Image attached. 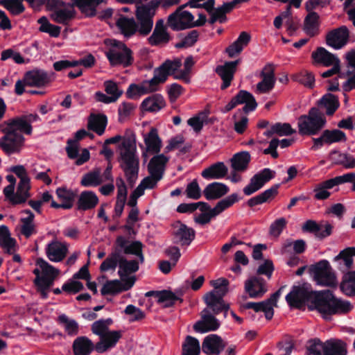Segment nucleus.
<instances>
[{
  "label": "nucleus",
  "mask_w": 355,
  "mask_h": 355,
  "mask_svg": "<svg viewBox=\"0 0 355 355\" xmlns=\"http://www.w3.org/2000/svg\"><path fill=\"white\" fill-rule=\"evenodd\" d=\"M104 43L109 47L105 53L112 67L126 68L132 65L135 60L133 52L124 42L116 39H106Z\"/></svg>",
  "instance_id": "obj_4"
},
{
  "label": "nucleus",
  "mask_w": 355,
  "mask_h": 355,
  "mask_svg": "<svg viewBox=\"0 0 355 355\" xmlns=\"http://www.w3.org/2000/svg\"><path fill=\"white\" fill-rule=\"evenodd\" d=\"M199 32L197 30L190 31L180 42L175 44L176 49L193 46L198 41Z\"/></svg>",
  "instance_id": "obj_62"
},
{
  "label": "nucleus",
  "mask_w": 355,
  "mask_h": 355,
  "mask_svg": "<svg viewBox=\"0 0 355 355\" xmlns=\"http://www.w3.org/2000/svg\"><path fill=\"white\" fill-rule=\"evenodd\" d=\"M214 315L209 308L207 306L205 308L201 313V320L197 321L193 325L194 331L205 334L218 329L220 322Z\"/></svg>",
  "instance_id": "obj_13"
},
{
  "label": "nucleus",
  "mask_w": 355,
  "mask_h": 355,
  "mask_svg": "<svg viewBox=\"0 0 355 355\" xmlns=\"http://www.w3.org/2000/svg\"><path fill=\"white\" fill-rule=\"evenodd\" d=\"M171 40V37L167 31H158L153 30L152 35L148 38V43L153 46L161 44H166Z\"/></svg>",
  "instance_id": "obj_54"
},
{
  "label": "nucleus",
  "mask_w": 355,
  "mask_h": 355,
  "mask_svg": "<svg viewBox=\"0 0 355 355\" xmlns=\"http://www.w3.org/2000/svg\"><path fill=\"white\" fill-rule=\"evenodd\" d=\"M200 346L199 340L191 336H187L182 345L181 355H200Z\"/></svg>",
  "instance_id": "obj_48"
},
{
  "label": "nucleus",
  "mask_w": 355,
  "mask_h": 355,
  "mask_svg": "<svg viewBox=\"0 0 355 355\" xmlns=\"http://www.w3.org/2000/svg\"><path fill=\"white\" fill-rule=\"evenodd\" d=\"M17 241L12 238L8 227L2 225L0 226V247L5 250V252L12 254L15 251Z\"/></svg>",
  "instance_id": "obj_40"
},
{
  "label": "nucleus",
  "mask_w": 355,
  "mask_h": 355,
  "mask_svg": "<svg viewBox=\"0 0 355 355\" xmlns=\"http://www.w3.org/2000/svg\"><path fill=\"white\" fill-rule=\"evenodd\" d=\"M40 24L39 31L42 33H48L52 37H58L60 35L61 27L52 24L49 22L46 17L43 16L37 20Z\"/></svg>",
  "instance_id": "obj_51"
},
{
  "label": "nucleus",
  "mask_w": 355,
  "mask_h": 355,
  "mask_svg": "<svg viewBox=\"0 0 355 355\" xmlns=\"http://www.w3.org/2000/svg\"><path fill=\"white\" fill-rule=\"evenodd\" d=\"M309 310H316L325 320H331L334 315L347 314L353 308L352 304L347 300L337 298L333 292L329 289L313 293L311 304L308 305Z\"/></svg>",
  "instance_id": "obj_2"
},
{
  "label": "nucleus",
  "mask_w": 355,
  "mask_h": 355,
  "mask_svg": "<svg viewBox=\"0 0 355 355\" xmlns=\"http://www.w3.org/2000/svg\"><path fill=\"white\" fill-rule=\"evenodd\" d=\"M144 143L146 146V151L153 154L160 152L162 142L155 128H151L149 132L144 135Z\"/></svg>",
  "instance_id": "obj_35"
},
{
  "label": "nucleus",
  "mask_w": 355,
  "mask_h": 355,
  "mask_svg": "<svg viewBox=\"0 0 355 355\" xmlns=\"http://www.w3.org/2000/svg\"><path fill=\"white\" fill-rule=\"evenodd\" d=\"M124 151L120 153V167L124 172L127 182L132 187L138 178L139 171V161L136 155V146L135 142L130 139L122 142Z\"/></svg>",
  "instance_id": "obj_3"
},
{
  "label": "nucleus",
  "mask_w": 355,
  "mask_h": 355,
  "mask_svg": "<svg viewBox=\"0 0 355 355\" xmlns=\"http://www.w3.org/2000/svg\"><path fill=\"white\" fill-rule=\"evenodd\" d=\"M307 355H324V342L319 338L310 340L306 346Z\"/></svg>",
  "instance_id": "obj_60"
},
{
  "label": "nucleus",
  "mask_w": 355,
  "mask_h": 355,
  "mask_svg": "<svg viewBox=\"0 0 355 355\" xmlns=\"http://www.w3.org/2000/svg\"><path fill=\"white\" fill-rule=\"evenodd\" d=\"M99 202L97 195L92 191H83L79 195L76 209L85 211L94 209Z\"/></svg>",
  "instance_id": "obj_27"
},
{
  "label": "nucleus",
  "mask_w": 355,
  "mask_h": 355,
  "mask_svg": "<svg viewBox=\"0 0 355 355\" xmlns=\"http://www.w3.org/2000/svg\"><path fill=\"white\" fill-rule=\"evenodd\" d=\"M116 25L125 38H130L138 33V26L134 18L121 16L116 20Z\"/></svg>",
  "instance_id": "obj_32"
},
{
  "label": "nucleus",
  "mask_w": 355,
  "mask_h": 355,
  "mask_svg": "<svg viewBox=\"0 0 355 355\" xmlns=\"http://www.w3.org/2000/svg\"><path fill=\"white\" fill-rule=\"evenodd\" d=\"M101 169L96 168L93 171L85 173L80 181V184L85 187H96L102 184Z\"/></svg>",
  "instance_id": "obj_47"
},
{
  "label": "nucleus",
  "mask_w": 355,
  "mask_h": 355,
  "mask_svg": "<svg viewBox=\"0 0 355 355\" xmlns=\"http://www.w3.org/2000/svg\"><path fill=\"white\" fill-rule=\"evenodd\" d=\"M114 245L121 253L125 254L136 255L143 248V244L139 241L130 242L123 236H118L116 239Z\"/></svg>",
  "instance_id": "obj_29"
},
{
  "label": "nucleus",
  "mask_w": 355,
  "mask_h": 355,
  "mask_svg": "<svg viewBox=\"0 0 355 355\" xmlns=\"http://www.w3.org/2000/svg\"><path fill=\"white\" fill-rule=\"evenodd\" d=\"M58 322L64 325V330L68 336H75L79 332V324L73 319H69L65 314L60 315Z\"/></svg>",
  "instance_id": "obj_53"
},
{
  "label": "nucleus",
  "mask_w": 355,
  "mask_h": 355,
  "mask_svg": "<svg viewBox=\"0 0 355 355\" xmlns=\"http://www.w3.org/2000/svg\"><path fill=\"white\" fill-rule=\"evenodd\" d=\"M26 120L22 115L1 123L0 129L4 135L0 139V148L7 155L19 153L25 141L23 134L31 135L33 128Z\"/></svg>",
  "instance_id": "obj_1"
},
{
  "label": "nucleus",
  "mask_w": 355,
  "mask_h": 355,
  "mask_svg": "<svg viewBox=\"0 0 355 355\" xmlns=\"http://www.w3.org/2000/svg\"><path fill=\"white\" fill-rule=\"evenodd\" d=\"M107 123V116L104 114H95L92 112L88 119V129L94 131L98 135L104 133Z\"/></svg>",
  "instance_id": "obj_43"
},
{
  "label": "nucleus",
  "mask_w": 355,
  "mask_h": 355,
  "mask_svg": "<svg viewBox=\"0 0 355 355\" xmlns=\"http://www.w3.org/2000/svg\"><path fill=\"white\" fill-rule=\"evenodd\" d=\"M334 187L329 179L316 184L313 189V192L315 193L314 198L317 200L328 199L331 196V193L328 191V189H331Z\"/></svg>",
  "instance_id": "obj_52"
},
{
  "label": "nucleus",
  "mask_w": 355,
  "mask_h": 355,
  "mask_svg": "<svg viewBox=\"0 0 355 355\" xmlns=\"http://www.w3.org/2000/svg\"><path fill=\"white\" fill-rule=\"evenodd\" d=\"M121 255V251H119L114 245L112 252L101 264L100 270L101 272H106L109 270H115L117 265H119Z\"/></svg>",
  "instance_id": "obj_46"
},
{
  "label": "nucleus",
  "mask_w": 355,
  "mask_h": 355,
  "mask_svg": "<svg viewBox=\"0 0 355 355\" xmlns=\"http://www.w3.org/2000/svg\"><path fill=\"white\" fill-rule=\"evenodd\" d=\"M326 117L322 112H308L298 118V133L302 135H316L324 127Z\"/></svg>",
  "instance_id": "obj_7"
},
{
  "label": "nucleus",
  "mask_w": 355,
  "mask_h": 355,
  "mask_svg": "<svg viewBox=\"0 0 355 355\" xmlns=\"http://www.w3.org/2000/svg\"><path fill=\"white\" fill-rule=\"evenodd\" d=\"M103 0H71L68 3L70 8H78L80 12L87 17H93L96 15V8Z\"/></svg>",
  "instance_id": "obj_22"
},
{
  "label": "nucleus",
  "mask_w": 355,
  "mask_h": 355,
  "mask_svg": "<svg viewBox=\"0 0 355 355\" xmlns=\"http://www.w3.org/2000/svg\"><path fill=\"white\" fill-rule=\"evenodd\" d=\"M340 288L347 295H355V270L349 271L343 275Z\"/></svg>",
  "instance_id": "obj_49"
},
{
  "label": "nucleus",
  "mask_w": 355,
  "mask_h": 355,
  "mask_svg": "<svg viewBox=\"0 0 355 355\" xmlns=\"http://www.w3.org/2000/svg\"><path fill=\"white\" fill-rule=\"evenodd\" d=\"M30 216L21 218L22 223L21 233L26 237L29 238L33 233H35V226L33 224L35 215L33 213H29Z\"/></svg>",
  "instance_id": "obj_63"
},
{
  "label": "nucleus",
  "mask_w": 355,
  "mask_h": 355,
  "mask_svg": "<svg viewBox=\"0 0 355 355\" xmlns=\"http://www.w3.org/2000/svg\"><path fill=\"white\" fill-rule=\"evenodd\" d=\"M240 200L238 194L236 193H232L227 197L220 200L218 201L216 206L214 207V209L216 211V214L219 215L225 209L232 207L234 203L237 202Z\"/></svg>",
  "instance_id": "obj_56"
},
{
  "label": "nucleus",
  "mask_w": 355,
  "mask_h": 355,
  "mask_svg": "<svg viewBox=\"0 0 355 355\" xmlns=\"http://www.w3.org/2000/svg\"><path fill=\"white\" fill-rule=\"evenodd\" d=\"M311 286L304 284L302 286H293L286 295V301L291 308L301 309L306 303L311 304L313 293Z\"/></svg>",
  "instance_id": "obj_8"
},
{
  "label": "nucleus",
  "mask_w": 355,
  "mask_h": 355,
  "mask_svg": "<svg viewBox=\"0 0 355 355\" xmlns=\"http://www.w3.org/2000/svg\"><path fill=\"white\" fill-rule=\"evenodd\" d=\"M121 286V282L119 279L107 280L101 289V293L103 296L115 295L122 292Z\"/></svg>",
  "instance_id": "obj_58"
},
{
  "label": "nucleus",
  "mask_w": 355,
  "mask_h": 355,
  "mask_svg": "<svg viewBox=\"0 0 355 355\" xmlns=\"http://www.w3.org/2000/svg\"><path fill=\"white\" fill-rule=\"evenodd\" d=\"M346 343L338 338H331L324 342V355H347Z\"/></svg>",
  "instance_id": "obj_38"
},
{
  "label": "nucleus",
  "mask_w": 355,
  "mask_h": 355,
  "mask_svg": "<svg viewBox=\"0 0 355 355\" xmlns=\"http://www.w3.org/2000/svg\"><path fill=\"white\" fill-rule=\"evenodd\" d=\"M54 78V72H48L40 69L28 71L24 74L26 85L31 87H46Z\"/></svg>",
  "instance_id": "obj_12"
},
{
  "label": "nucleus",
  "mask_w": 355,
  "mask_h": 355,
  "mask_svg": "<svg viewBox=\"0 0 355 355\" xmlns=\"http://www.w3.org/2000/svg\"><path fill=\"white\" fill-rule=\"evenodd\" d=\"M36 264L39 266L42 270V276H46L55 279L60 272L58 269L54 268L42 258H38L36 261Z\"/></svg>",
  "instance_id": "obj_61"
},
{
  "label": "nucleus",
  "mask_w": 355,
  "mask_h": 355,
  "mask_svg": "<svg viewBox=\"0 0 355 355\" xmlns=\"http://www.w3.org/2000/svg\"><path fill=\"white\" fill-rule=\"evenodd\" d=\"M76 15L73 8L71 9L59 8L55 9L51 15V19L55 23L63 25H68L69 21L75 18Z\"/></svg>",
  "instance_id": "obj_45"
},
{
  "label": "nucleus",
  "mask_w": 355,
  "mask_h": 355,
  "mask_svg": "<svg viewBox=\"0 0 355 355\" xmlns=\"http://www.w3.org/2000/svg\"><path fill=\"white\" fill-rule=\"evenodd\" d=\"M239 62L240 60L228 61L225 62L224 64L218 65L216 67L215 72L223 80L220 86L221 89H225L230 87Z\"/></svg>",
  "instance_id": "obj_17"
},
{
  "label": "nucleus",
  "mask_w": 355,
  "mask_h": 355,
  "mask_svg": "<svg viewBox=\"0 0 355 355\" xmlns=\"http://www.w3.org/2000/svg\"><path fill=\"white\" fill-rule=\"evenodd\" d=\"M225 345L220 336L216 334H210L206 336L202 344V349L205 354H220L223 350Z\"/></svg>",
  "instance_id": "obj_25"
},
{
  "label": "nucleus",
  "mask_w": 355,
  "mask_h": 355,
  "mask_svg": "<svg viewBox=\"0 0 355 355\" xmlns=\"http://www.w3.org/2000/svg\"><path fill=\"white\" fill-rule=\"evenodd\" d=\"M177 301L182 303L183 300L170 290H162V295L160 296L159 304L164 303V308H170L173 307Z\"/></svg>",
  "instance_id": "obj_59"
},
{
  "label": "nucleus",
  "mask_w": 355,
  "mask_h": 355,
  "mask_svg": "<svg viewBox=\"0 0 355 355\" xmlns=\"http://www.w3.org/2000/svg\"><path fill=\"white\" fill-rule=\"evenodd\" d=\"M169 158L163 154L153 156L148 164V171L150 175H154L155 174H157L158 175H160L162 177L165 166Z\"/></svg>",
  "instance_id": "obj_39"
},
{
  "label": "nucleus",
  "mask_w": 355,
  "mask_h": 355,
  "mask_svg": "<svg viewBox=\"0 0 355 355\" xmlns=\"http://www.w3.org/2000/svg\"><path fill=\"white\" fill-rule=\"evenodd\" d=\"M181 66V59L175 58L173 60L167 59L160 66L155 68L153 71V77L150 80L143 81L147 94L157 91L159 85L164 83L168 77L173 75Z\"/></svg>",
  "instance_id": "obj_5"
},
{
  "label": "nucleus",
  "mask_w": 355,
  "mask_h": 355,
  "mask_svg": "<svg viewBox=\"0 0 355 355\" xmlns=\"http://www.w3.org/2000/svg\"><path fill=\"white\" fill-rule=\"evenodd\" d=\"M56 194L63 205H69V209L73 207L76 196L75 192L65 187H59L56 189Z\"/></svg>",
  "instance_id": "obj_57"
},
{
  "label": "nucleus",
  "mask_w": 355,
  "mask_h": 355,
  "mask_svg": "<svg viewBox=\"0 0 355 355\" xmlns=\"http://www.w3.org/2000/svg\"><path fill=\"white\" fill-rule=\"evenodd\" d=\"M319 18V15L314 11L309 12V14L305 17L303 29L309 36L314 37L318 34Z\"/></svg>",
  "instance_id": "obj_42"
},
{
  "label": "nucleus",
  "mask_w": 355,
  "mask_h": 355,
  "mask_svg": "<svg viewBox=\"0 0 355 355\" xmlns=\"http://www.w3.org/2000/svg\"><path fill=\"white\" fill-rule=\"evenodd\" d=\"M135 17L138 26V33L144 37L149 35L153 29L154 16L149 14L144 8L141 10L136 9Z\"/></svg>",
  "instance_id": "obj_20"
},
{
  "label": "nucleus",
  "mask_w": 355,
  "mask_h": 355,
  "mask_svg": "<svg viewBox=\"0 0 355 355\" xmlns=\"http://www.w3.org/2000/svg\"><path fill=\"white\" fill-rule=\"evenodd\" d=\"M275 171L269 168H265L260 172L254 175L250 180L243 191L245 196H251L261 189L267 182L275 177Z\"/></svg>",
  "instance_id": "obj_11"
},
{
  "label": "nucleus",
  "mask_w": 355,
  "mask_h": 355,
  "mask_svg": "<svg viewBox=\"0 0 355 355\" xmlns=\"http://www.w3.org/2000/svg\"><path fill=\"white\" fill-rule=\"evenodd\" d=\"M349 31L346 26L334 28L326 35V44L334 49L343 48L349 42Z\"/></svg>",
  "instance_id": "obj_16"
},
{
  "label": "nucleus",
  "mask_w": 355,
  "mask_h": 355,
  "mask_svg": "<svg viewBox=\"0 0 355 355\" xmlns=\"http://www.w3.org/2000/svg\"><path fill=\"white\" fill-rule=\"evenodd\" d=\"M227 167L223 162H218L205 168L201 175L206 180L222 179L227 174Z\"/></svg>",
  "instance_id": "obj_33"
},
{
  "label": "nucleus",
  "mask_w": 355,
  "mask_h": 355,
  "mask_svg": "<svg viewBox=\"0 0 355 355\" xmlns=\"http://www.w3.org/2000/svg\"><path fill=\"white\" fill-rule=\"evenodd\" d=\"M124 313L130 316L129 319L130 322L141 321L146 318L144 311L132 304L128 305L124 310Z\"/></svg>",
  "instance_id": "obj_64"
},
{
  "label": "nucleus",
  "mask_w": 355,
  "mask_h": 355,
  "mask_svg": "<svg viewBox=\"0 0 355 355\" xmlns=\"http://www.w3.org/2000/svg\"><path fill=\"white\" fill-rule=\"evenodd\" d=\"M279 187V184H273L272 187L265 190L262 193L248 200L246 205L249 207L253 208L257 205L271 201L277 196Z\"/></svg>",
  "instance_id": "obj_26"
},
{
  "label": "nucleus",
  "mask_w": 355,
  "mask_h": 355,
  "mask_svg": "<svg viewBox=\"0 0 355 355\" xmlns=\"http://www.w3.org/2000/svg\"><path fill=\"white\" fill-rule=\"evenodd\" d=\"M179 227L175 231L174 236V243L180 244L181 245H189L194 240L196 236V231L189 227L185 224L180 222Z\"/></svg>",
  "instance_id": "obj_28"
},
{
  "label": "nucleus",
  "mask_w": 355,
  "mask_h": 355,
  "mask_svg": "<svg viewBox=\"0 0 355 355\" xmlns=\"http://www.w3.org/2000/svg\"><path fill=\"white\" fill-rule=\"evenodd\" d=\"M229 191L230 189L226 184L214 182L207 185L203 190V194L207 200H212L222 198Z\"/></svg>",
  "instance_id": "obj_30"
},
{
  "label": "nucleus",
  "mask_w": 355,
  "mask_h": 355,
  "mask_svg": "<svg viewBox=\"0 0 355 355\" xmlns=\"http://www.w3.org/2000/svg\"><path fill=\"white\" fill-rule=\"evenodd\" d=\"M333 226L329 223L318 224L312 220H306L302 226V230L315 234L319 239H323L332 233Z\"/></svg>",
  "instance_id": "obj_23"
},
{
  "label": "nucleus",
  "mask_w": 355,
  "mask_h": 355,
  "mask_svg": "<svg viewBox=\"0 0 355 355\" xmlns=\"http://www.w3.org/2000/svg\"><path fill=\"white\" fill-rule=\"evenodd\" d=\"M245 291L251 298L261 297L267 292L266 281L262 277L252 276L245 282Z\"/></svg>",
  "instance_id": "obj_19"
},
{
  "label": "nucleus",
  "mask_w": 355,
  "mask_h": 355,
  "mask_svg": "<svg viewBox=\"0 0 355 355\" xmlns=\"http://www.w3.org/2000/svg\"><path fill=\"white\" fill-rule=\"evenodd\" d=\"M206 293L203 297L207 306L214 314L218 315L223 309L229 310L230 305L226 304L223 298L228 292V288H218Z\"/></svg>",
  "instance_id": "obj_10"
},
{
  "label": "nucleus",
  "mask_w": 355,
  "mask_h": 355,
  "mask_svg": "<svg viewBox=\"0 0 355 355\" xmlns=\"http://www.w3.org/2000/svg\"><path fill=\"white\" fill-rule=\"evenodd\" d=\"M184 9L179 6L168 17L166 25L173 31L193 28L194 16L189 11L184 10Z\"/></svg>",
  "instance_id": "obj_9"
},
{
  "label": "nucleus",
  "mask_w": 355,
  "mask_h": 355,
  "mask_svg": "<svg viewBox=\"0 0 355 355\" xmlns=\"http://www.w3.org/2000/svg\"><path fill=\"white\" fill-rule=\"evenodd\" d=\"M317 107H312L309 111H319V108L326 109V111H336L340 103L336 96L327 93L322 96L317 102Z\"/></svg>",
  "instance_id": "obj_37"
},
{
  "label": "nucleus",
  "mask_w": 355,
  "mask_h": 355,
  "mask_svg": "<svg viewBox=\"0 0 355 355\" xmlns=\"http://www.w3.org/2000/svg\"><path fill=\"white\" fill-rule=\"evenodd\" d=\"M261 81L257 83V94L268 93L271 91L275 83V73L272 64H266L261 72Z\"/></svg>",
  "instance_id": "obj_18"
},
{
  "label": "nucleus",
  "mask_w": 355,
  "mask_h": 355,
  "mask_svg": "<svg viewBox=\"0 0 355 355\" xmlns=\"http://www.w3.org/2000/svg\"><path fill=\"white\" fill-rule=\"evenodd\" d=\"M68 252V245L66 243L52 241L46 248V254L49 259L53 262L62 261Z\"/></svg>",
  "instance_id": "obj_21"
},
{
  "label": "nucleus",
  "mask_w": 355,
  "mask_h": 355,
  "mask_svg": "<svg viewBox=\"0 0 355 355\" xmlns=\"http://www.w3.org/2000/svg\"><path fill=\"white\" fill-rule=\"evenodd\" d=\"M347 140L346 134L339 129L324 130L318 138H313V150L320 148L324 144L345 142Z\"/></svg>",
  "instance_id": "obj_14"
},
{
  "label": "nucleus",
  "mask_w": 355,
  "mask_h": 355,
  "mask_svg": "<svg viewBox=\"0 0 355 355\" xmlns=\"http://www.w3.org/2000/svg\"><path fill=\"white\" fill-rule=\"evenodd\" d=\"M245 104L239 111H253L257 107L254 96L246 90H240L225 106V111H231L238 105Z\"/></svg>",
  "instance_id": "obj_15"
},
{
  "label": "nucleus",
  "mask_w": 355,
  "mask_h": 355,
  "mask_svg": "<svg viewBox=\"0 0 355 355\" xmlns=\"http://www.w3.org/2000/svg\"><path fill=\"white\" fill-rule=\"evenodd\" d=\"M119 267L118 275L120 278H123V276H128L130 273L136 272L139 268V262L137 260L128 261L121 255Z\"/></svg>",
  "instance_id": "obj_50"
},
{
  "label": "nucleus",
  "mask_w": 355,
  "mask_h": 355,
  "mask_svg": "<svg viewBox=\"0 0 355 355\" xmlns=\"http://www.w3.org/2000/svg\"><path fill=\"white\" fill-rule=\"evenodd\" d=\"M251 160L249 152L242 151L234 154L231 159V167L235 171L243 172L247 170Z\"/></svg>",
  "instance_id": "obj_44"
},
{
  "label": "nucleus",
  "mask_w": 355,
  "mask_h": 355,
  "mask_svg": "<svg viewBox=\"0 0 355 355\" xmlns=\"http://www.w3.org/2000/svg\"><path fill=\"white\" fill-rule=\"evenodd\" d=\"M30 189V178H21L17 187V202L24 203L31 197Z\"/></svg>",
  "instance_id": "obj_55"
},
{
  "label": "nucleus",
  "mask_w": 355,
  "mask_h": 355,
  "mask_svg": "<svg viewBox=\"0 0 355 355\" xmlns=\"http://www.w3.org/2000/svg\"><path fill=\"white\" fill-rule=\"evenodd\" d=\"M313 60L325 67H329L336 63H340L339 58L334 54L328 51L324 47H318L311 55Z\"/></svg>",
  "instance_id": "obj_31"
},
{
  "label": "nucleus",
  "mask_w": 355,
  "mask_h": 355,
  "mask_svg": "<svg viewBox=\"0 0 355 355\" xmlns=\"http://www.w3.org/2000/svg\"><path fill=\"white\" fill-rule=\"evenodd\" d=\"M166 105L164 97L159 94H153L146 98L141 103L140 111H159Z\"/></svg>",
  "instance_id": "obj_34"
},
{
  "label": "nucleus",
  "mask_w": 355,
  "mask_h": 355,
  "mask_svg": "<svg viewBox=\"0 0 355 355\" xmlns=\"http://www.w3.org/2000/svg\"><path fill=\"white\" fill-rule=\"evenodd\" d=\"M329 158L334 164L342 165L345 168H353L355 167V158L350 154L343 153L337 150H332L329 153Z\"/></svg>",
  "instance_id": "obj_41"
},
{
  "label": "nucleus",
  "mask_w": 355,
  "mask_h": 355,
  "mask_svg": "<svg viewBox=\"0 0 355 355\" xmlns=\"http://www.w3.org/2000/svg\"><path fill=\"white\" fill-rule=\"evenodd\" d=\"M309 270L318 285L329 288L337 286L336 274L327 260H320L311 265Z\"/></svg>",
  "instance_id": "obj_6"
},
{
  "label": "nucleus",
  "mask_w": 355,
  "mask_h": 355,
  "mask_svg": "<svg viewBox=\"0 0 355 355\" xmlns=\"http://www.w3.org/2000/svg\"><path fill=\"white\" fill-rule=\"evenodd\" d=\"M66 152L69 159H76L75 163L77 166H80L87 162L90 158V154L87 148H84L82 150L81 155H79V147L76 141L73 139H68L67 142Z\"/></svg>",
  "instance_id": "obj_24"
},
{
  "label": "nucleus",
  "mask_w": 355,
  "mask_h": 355,
  "mask_svg": "<svg viewBox=\"0 0 355 355\" xmlns=\"http://www.w3.org/2000/svg\"><path fill=\"white\" fill-rule=\"evenodd\" d=\"M74 355H90L94 349L92 341L86 336L76 338L72 345Z\"/></svg>",
  "instance_id": "obj_36"
}]
</instances>
